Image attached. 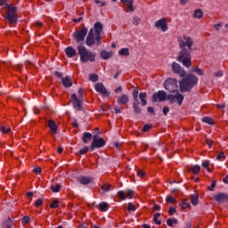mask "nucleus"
<instances>
[{"label": "nucleus", "instance_id": "obj_1", "mask_svg": "<svg viewBox=\"0 0 228 228\" xmlns=\"http://www.w3.org/2000/svg\"><path fill=\"white\" fill-rule=\"evenodd\" d=\"M193 44L195 42L191 37L183 36L182 37H178V45L180 49H182L177 56V61L182 63L183 67H191V47H193Z\"/></svg>", "mask_w": 228, "mask_h": 228}, {"label": "nucleus", "instance_id": "obj_2", "mask_svg": "<svg viewBox=\"0 0 228 228\" xmlns=\"http://www.w3.org/2000/svg\"><path fill=\"white\" fill-rule=\"evenodd\" d=\"M102 23L96 22L94 28H91L86 38V45L87 47H92V45H101L102 44V33L103 29Z\"/></svg>", "mask_w": 228, "mask_h": 228}, {"label": "nucleus", "instance_id": "obj_3", "mask_svg": "<svg viewBox=\"0 0 228 228\" xmlns=\"http://www.w3.org/2000/svg\"><path fill=\"white\" fill-rule=\"evenodd\" d=\"M199 83V77L193 74H189L183 79L179 81L180 92H191V88Z\"/></svg>", "mask_w": 228, "mask_h": 228}, {"label": "nucleus", "instance_id": "obj_4", "mask_svg": "<svg viewBox=\"0 0 228 228\" xmlns=\"http://www.w3.org/2000/svg\"><path fill=\"white\" fill-rule=\"evenodd\" d=\"M78 55L80 56V61L82 63H88V61H95V53H92L85 45H78L77 46Z\"/></svg>", "mask_w": 228, "mask_h": 228}, {"label": "nucleus", "instance_id": "obj_5", "mask_svg": "<svg viewBox=\"0 0 228 228\" xmlns=\"http://www.w3.org/2000/svg\"><path fill=\"white\" fill-rule=\"evenodd\" d=\"M5 19L11 24H17V21L19 20V16L17 15V7H8L5 14Z\"/></svg>", "mask_w": 228, "mask_h": 228}, {"label": "nucleus", "instance_id": "obj_6", "mask_svg": "<svg viewBox=\"0 0 228 228\" xmlns=\"http://www.w3.org/2000/svg\"><path fill=\"white\" fill-rule=\"evenodd\" d=\"M164 88L170 92L171 94H175L177 92V88L179 86L177 85V79L175 78H168L164 83Z\"/></svg>", "mask_w": 228, "mask_h": 228}, {"label": "nucleus", "instance_id": "obj_7", "mask_svg": "<svg viewBox=\"0 0 228 228\" xmlns=\"http://www.w3.org/2000/svg\"><path fill=\"white\" fill-rule=\"evenodd\" d=\"M167 101H169L170 104H178V106H181L183 104V101H184V96L179 93V91H175V94H168L167 95Z\"/></svg>", "mask_w": 228, "mask_h": 228}, {"label": "nucleus", "instance_id": "obj_8", "mask_svg": "<svg viewBox=\"0 0 228 228\" xmlns=\"http://www.w3.org/2000/svg\"><path fill=\"white\" fill-rule=\"evenodd\" d=\"M87 33H88V29L86 28H83L80 30L74 32L73 37L77 44H84L85 37H86Z\"/></svg>", "mask_w": 228, "mask_h": 228}, {"label": "nucleus", "instance_id": "obj_9", "mask_svg": "<svg viewBox=\"0 0 228 228\" xmlns=\"http://www.w3.org/2000/svg\"><path fill=\"white\" fill-rule=\"evenodd\" d=\"M106 145V142L102 138L97 137L94 135L93 138V142L91 143L90 149L91 151H94L95 149H101Z\"/></svg>", "mask_w": 228, "mask_h": 228}, {"label": "nucleus", "instance_id": "obj_10", "mask_svg": "<svg viewBox=\"0 0 228 228\" xmlns=\"http://www.w3.org/2000/svg\"><path fill=\"white\" fill-rule=\"evenodd\" d=\"M167 98L168 95H167V93L165 91H159L152 94L151 101L152 102H158V101L163 102V101H167Z\"/></svg>", "mask_w": 228, "mask_h": 228}, {"label": "nucleus", "instance_id": "obj_11", "mask_svg": "<svg viewBox=\"0 0 228 228\" xmlns=\"http://www.w3.org/2000/svg\"><path fill=\"white\" fill-rule=\"evenodd\" d=\"M71 102L75 110H77V111L83 110V99L77 98L76 94H71Z\"/></svg>", "mask_w": 228, "mask_h": 228}, {"label": "nucleus", "instance_id": "obj_12", "mask_svg": "<svg viewBox=\"0 0 228 228\" xmlns=\"http://www.w3.org/2000/svg\"><path fill=\"white\" fill-rule=\"evenodd\" d=\"M134 193L133 190L119 191H118V197H119L121 200H126V199H133Z\"/></svg>", "mask_w": 228, "mask_h": 228}, {"label": "nucleus", "instance_id": "obj_13", "mask_svg": "<svg viewBox=\"0 0 228 228\" xmlns=\"http://www.w3.org/2000/svg\"><path fill=\"white\" fill-rule=\"evenodd\" d=\"M172 70L174 74H178L181 77H184L186 76V71L184 70V68L181 67V65L177 62L172 63Z\"/></svg>", "mask_w": 228, "mask_h": 228}, {"label": "nucleus", "instance_id": "obj_14", "mask_svg": "<svg viewBox=\"0 0 228 228\" xmlns=\"http://www.w3.org/2000/svg\"><path fill=\"white\" fill-rule=\"evenodd\" d=\"M155 28L157 29H160L165 33L166 31H168V24H167V19L162 18L155 22Z\"/></svg>", "mask_w": 228, "mask_h": 228}, {"label": "nucleus", "instance_id": "obj_15", "mask_svg": "<svg viewBox=\"0 0 228 228\" xmlns=\"http://www.w3.org/2000/svg\"><path fill=\"white\" fill-rule=\"evenodd\" d=\"M94 89L98 92V94H101L104 97H110V93L108 92V89H106V86H104V84L98 82L95 84Z\"/></svg>", "mask_w": 228, "mask_h": 228}, {"label": "nucleus", "instance_id": "obj_16", "mask_svg": "<svg viewBox=\"0 0 228 228\" xmlns=\"http://www.w3.org/2000/svg\"><path fill=\"white\" fill-rule=\"evenodd\" d=\"M121 3L124 4L125 12L133 13L134 12V7L133 6V3L134 0H120Z\"/></svg>", "mask_w": 228, "mask_h": 228}, {"label": "nucleus", "instance_id": "obj_17", "mask_svg": "<svg viewBox=\"0 0 228 228\" xmlns=\"http://www.w3.org/2000/svg\"><path fill=\"white\" fill-rule=\"evenodd\" d=\"M214 199L216 200V202H219L220 204H224V202H228L227 193L218 192L214 195Z\"/></svg>", "mask_w": 228, "mask_h": 228}, {"label": "nucleus", "instance_id": "obj_18", "mask_svg": "<svg viewBox=\"0 0 228 228\" xmlns=\"http://www.w3.org/2000/svg\"><path fill=\"white\" fill-rule=\"evenodd\" d=\"M48 127L51 130V134H56V133H58V125H56V122H54V120L50 119L47 122Z\"/></svg>", "mask_w": 228, "mask_h": 228}, {"label": "nucleus", "instance_id": "obj_19", "mask_svg": "<svg viewBox=\"0 0 228 228\" xmlns=\"http://www.w3.org/2000/svg\"><path fill=\"white\" fill-rule=\"evenodd\" d=\"M77 181L80 183V184L86 185L94 183V178L88 176H79Z\"/></svg>", "mask_w": 228, "mask_h": 228}, {"label": "nucleus", "instance_id": "obj_20", "mask_svg": "<svg viewBox=\"0 0 228 228\" xmlns=\"http://www.w3.org/2000/svg\"><path fill=\"white\" fill-rule=\"evenodd\" d=\"M61 83L65 88H70L73 85L72 78L69 76L61 77Z\"/></svg>", "mask_w": 228, "mask_h": 228}, {"label": "nucleus", "instance_id": "obj_21", "mask_svg": "<svg viewBox=\"0 0 228 228\" xmlns=\"http://www.w3.org/2000/svg\"><path fill=\"white\" fill-rule=\"evenodd\" d=\"M65 53H66V56L68 58H73L76 56V54H77V52L76 51V49H74V47L72 46H68L65 49Z\"/></svg>", "mask_w": 228, "mask_h": 228}, {"label": "nucleus", "instance_id": "obj_22", "mask_svg": "<svg viewBox=\"0 0 228 228\" xmlns=\"http://www.w3.org/2000/svg\"><path fill=\"white\" fill-rule=\"evenodd\" d=\"M118 104H127L129 102V96L127 94H122L118 97Z\"/></svg>", "mask_w": 228, "mask_h": 228}, {"label": "nucleus", "instance_id": "obj_23", "mask_svg": "<svg viewBox=\"0 0 228 228\" xmlns=\"http://www.w3.org/2000/svg\"><path fill=\"white\" fill-rule=\"evenodd\" d=\"M100 56L102 60H110V58L113 56V52H107L106 50H103L101 52Z\"/></svg>", "mask_w": 228, "mask_h": 228}, {"label": "nucleus", "instance_id": "obj_24", "mask_svg": "<svg viewBox=\"0 0 228 228\" xmlns=\"http://www.w3.org/2000/svg\"><path fill=\"white\" fill-rule=\"evenodd\" d=\"M139 99L141 100L142 106H147V93H140Z\"/></svg>", "mask_w": 228, "mask_h": 228}, {"label": "nucleus", "instance_id": "obj_25", "mask_svg": "<svg viewBox=\"0 0 228 228\" xmlns=\"http://www.w3.org/2000/svg\"><path fill=\"white\" fill-rule=\"evenodd\" d=\"M133 109H134V113H137V114L142 113V108L140 107V102H134Z\"/></svg>", "mask_w": 228, "mask_h": 228}, {"label": "nucleus", "instance_id": "obj_26", "mask_svg": "<svg viewBox=\"0 0 228 228\" xmlns=\"http://www.w3.org/2000/svg\"><path fill=\"white\" fill-rule=\"evenodd\" d=\"M98 208L101 209L103 213L110 209V204L106 202H102L99 204Z\"/></svg>", "mask_w": 228, "mask_h": 228}, {"label": "nucleus", "instance_id": "obj_27", "mask_svg": "<svg viewBox=\"0 0 228 228\" xmlns=\"http://www.w3.org/2000/svg\"><path fill=\"white\" fill-rule=\"evenodd\" d=\"M194 19H202L204 17V12L200 9H197L193 14Z\"/></svg>", "mask_w": 228, "mask_h": 228}, {"label": "nucleus", "instance_id": "obj_28", "mask_svg": "<svg viewBox=\"0 0 228 228\" xmlns=\"http://www.w3.org/2000/svg\"><path fill=\"white\" fill-rule=\"evenodd\" d=\"M191 202L192 206H197L199 204V194L191 195Z\"/></svg>", "mask_w": 228, "mask_h": 228}, {"label": "nucleus", "instance_id": "obj_29", "mask_svg": "<svg viewBox=\"0 0 228 228\" xmlns=\"http://www.w3.org/2000/svg\"><path fill=\"white\" fill-rule=\"evenodd\" d=\"M88 140H92V134L86 132L84 134V136L82 138V142L84 143H88Z\"/></svg>", "mask_w": 228, "mask_h": 228}, {"label": "nucleus", "instance_id": "obj_30", "mask_svg": "<svg viewBox=\"0 0 228 228\" xmlns=\"http://www.w3.org/2000/svg\"><path fill=\"white\" fill-rule=\"evenodd\" d=\"M118 54L119 56H129V48H121Z\"/></svg>", "mask_w": 228, "mask_h": 228}, {"label": "nucleus", "instance_id": "obj_31", "mask_svg": "<svg viewBox=\"0 0 228 228\" xmlns=\"http://www.w3.org/2000/svg\"><path fill=\"white\" fill-rule=\"evenodd\" d=\"M202 122H204L205 124H209V126H214L215 124V120H213V118L208 117L203 118Z\"/></svg>", "mask_w": 228, "mask_h": 228}, {"label": "nucleus", "instance_id": "obj_32", "mask_svg": "<svg viewBox=\"0 0 228 228\" xmlns=\"http://www.w3.org/2000/svg\"><path fill=\"white\" fill-rule=\"evenodd\" d=\"M51 191L53 193H58L60 191V190L61 189V185H60V183L56 184V185H52L50 187Z\"/></svg>", "mask_w": 228, "mask_h": 228}, {"label": "nucleus", "instance_id": "obj_33", "mask_svg": "<svg viewBox=\"0 0 228 228\" xmlns=\"http://www.w3.org/2000/svg\"><path fill=\"white\" fill-rule=\"evenodd\" d=\"M89 81H92L93 83L99 81V76L97 74H90Z\"/></svg>", "mask_w": 228, "mask_h": 228}, {"label": "nucleus", "instance_id": "obj_34", "mask_svg": "<svg viewBox=\"0 0 228 228\" xmlns=\"http://www.w3.org/2000/svg\"><path fill=\"white\" fill-rule=\"evenodd\" d=\"M192 174H194V175H197L200 172V166H194L191 168Z\"/></svg>", "mask_w": 228, "mask_h": 228}, {"label": "nucleus", "instance_id": "obj_35", "mask_svg": "<svg viewBox=\"0 0 228 228\" xmlns=\"http://www.w3.org/2000/svg\"><path fill=\"white\" fill-rule=\"evenodd\" d=\"M159 216H161V215L159 213H156L153 216V220H154L155 224H157V225H161V221L159 220Z\"/></svg>", "mask_w": 228, "mask_h": 228}, {"label": "nucleus", "instance_id": "obj_36", "mask_svg": "<svg viewBox=\"0 0 228 228\" xmlns=\"http://www.w3.org/2000/svg\"><path fill=\"white\" fill-rule=\"evenodd\" d=\"M167 224L169 227H174V224H177V219L174 218V219H170L168 218L167 220Z\"/></svg>", "mask_w": 228, "mask_h": 228}, {"label": "nucleus", "instance_id": "obj_37", "mask_svg": "<svg viewBox=\"0 0 228 228\" xmlns=\"http://www.w3.org/2000/svg\"><path fill=\"white\" fill-rule=\"evenodd\" d=\"M216 159L218 161H224V159H225V153H224V151L219 152L216 156Z\"/></svg>", "mask_w": 228, "mask_h": 228}, {"label": "nucleus", "instance_id": "obj_38", "mask_svg": "<svg viewBox=\"0 0 228 228\" xmlns=\"http://www.w3.org/2000/svg\"><path fill=\"white\" fill-rule=\"evenodd\" d=\"M166 202H167L168 204H175V198L172 196H167L166 198Z\"/></svg>", "mask_w": 228, "mask_h": 228}, {"label": "nucleus", "instance_id": "obj_39", "mask_svg": "<svg viewBox=\"0 0 228 228\" xmlns=\"http://www.w3.org/2000/svg\"><path fill=\"white\" fill-rule=\"evenodd\" d=\"M1 131L4 134H6L10 133V131H12V129L10 128V126H2Z\"/></svg>", "mask_w": 228, "mask_h": 228}, {"label": "nucleus", "instance_id": "obj_40", "mask_svg": "<svg viewBox=\"0 0 228 228\" xmlns=\"http://www.w3.org/2000/svg\"><path fill=\"white\" fill-rule=\"evenodd\" d=\"M0 5L3 6V8H11L13 5H10L8 4V3H6V0H0Z\"/></svg>", "mask_w": 228, "mask_h": 228}, {"label": "nucleus", "instance_id": "obj_41", "mask_svg": "<svg viewBox=\"0 0 228 228\" xmlns=\"http://www.w3.org/2000/svg\"><path fill=\"white\" fill-rule=\"evenodd\" d=\"M59 204H60V201L54 200L53 202H52V203L50 204V208H51L52 209H56V208H59Z\"/></svg>", "mask_w": 228, "mask_h": 228}, {"label": "nucleus", "instance_id": "obj_42", "mask_svg": "<svg viewBox=\"0 0 228 228\" xmlns=\"http://www.w3.org/2000/svg\"><path fill=\"white\" fill-rule=\"evenodd\" d=\"M102 191H110L111 190V185H110L108 183H104L102 186Z\"/></svg>", "mask_w": 228, "mask_h": 228}, {"label": "nucleus", "instance_id": "obj_43", "mask_svg": "<svg viewBox=\"0 0 228 228\" xmlns=\"http://www.w3.org/2000/svg\"><path fill=\"white\" fill-rule=\"evenodd\" d=\"M193 72H195V74L198 76H204V71H202V69L200 68H194Z\"/></svg>", "mask_w": 228, "mask_h": 228}, {"label": "nucleus", "instance_id": "obj_44", "mask_svg": "<svg viewBox=\"0 0 228 228\" xmlns=\"http://www.w3.org/2000/svg\"><path fill=\"white\" fill-rule=\"evenodd\" d=\"M3 225L4 227H12V219L7 218L4 223Z\"/></svg>", "mask_w": 228, "mask_h": 228}, {"label": "nucleus", "instance_id": "obj_45", "mask_svg": "<svg viewBox=\"0 0 228 228\" xmlns=\"http://www.w3.org/2000/svg\"><path fill=\"white\" fill-rule=\"evenodd\" d=\"M127 211H136V207L133 203H128Z\"/></svg>", "mask_w": 228, "mask_h": 228}, {"label": "nucleus", "instance_id": "obj_46", "mask_svg": "<svg viewBox=\"0 0 228 228\" xmlns=\"http://www.w3.org/2000/svg\"><path fill=\"white\" fill-rule=\"evenodd\" d=\"M35 206L36 208H40V206H44V201L42 200V199L37 200L35 202Z\"/></svg>", "mask_w": 228, "mask_h": 228}, {"label": "nucleus", "instance_id": "obj_47", "mask_svg": "<svg viewBox=\"0 0 228 228\" xmlns=\"http://www.w3.org/2000/svg\"><path fill=\"white\" fill-rule=\"evenodd\" d=\"M202 167L207 168L208 172H211V168H209V161H205L202 163Z\"/></svg>", "mask_w": 228, "mask_h": 228}, {"label": "nucleus", "instance_id": "obj_48", "mask_svg": "<svg viewBox=\"0 0 228 228\" xmlns=\"http://www.w3.org/2000/svg\"><path fill=\"white\" fill-rule=\"evenodd\" d=\"M133 97H134V102H139L138 101V90L137 89L134 90Z\"/></svg>", "mask_w": 228, "mask_h": 228}, {"label": "nucleus", "instance_id": "obj_49", "mask_svg": "<svg viewBox=\"0 0 228 228\" xmlns=\"http://www.w3.org/2000/svg\"><path fill=\"white\" fill-rule=\"evenodd\" d=\"M152 127V125H145L142 131H143V133H147V131H151V128Z\"/></svg>", "mask_w": 228, "mask_h": 228}, {"label": "nucleus", "instance_id": "obj_50", "mask_svg": "<svg viewBox=\"0 0 228 228\" xmlns=\"http://www.w3.org/2000/svg\"><path fill=\"white\" fill-rule=\"evenodd\" d=\"M86 152H88V146H85L83 149L79 151V154L81 155L86 154Z\"/></svg>", "mask_w": 228, "mask_h": 228}, {"label": "nucleus", "instance_id": "obj_51", "mask_svg": "<svg viewBox=\"0 0 228 228\" xmlns=\"http://www.w3.org/2000/svg\"><path fill=\"white\" fill-rule=\"evenodd\" d=\"M168 111H170V109L168 108V106L163 107L162 112L164 113L165 116L168 115Z\"/></svg>", "mask_w": 228, "mask_h": 228}, {"label": "nucleus", "instance_id": "obj_52", "mask_svg": "<svg viewBox=\"0 0 228 228\" xmlns=\"http://www.w3.org/2000/svg\"><path fill=\"white\" fill-rule=\"evenodd\" d=\"M137 176H138V177H145V171H143V170H138V171H137Z\"/></svg>", "mask_w": 228, "mask_h": 228}, {"label": "nucleus", "instance_id": "obj_53", "mask_svg": "<svg viewBox=\"0 0 228 228\" xmlns=\"http://www.w3.org/2000/svg\"><path fill=\"white\" fill-rule=\"evenodd\" d=\"M215 186H216V181H213L211 185L208 187L209 191H213L215 190Z\"/></svg>", "mask_w": 228, "mask_h": 228}, {"label": "nucleus", "instance_id": "obj_54", "mask_svg": "<svg viewBox=\"0 0 228 228\" xmlns=\"http://www.w3.org/2000/svg\"><path fill=\"white\" fill-rule=\"evenodd\" d=\"M77 95H78V98L77 99H83V88H79L78 91H77Z\"/></svg>", "mask_w": 228, "mask_h": 228}, {"label": "nucleus", "instance_id": "obj_55", "mask_svg": "<svg viewBox=\"0 0 228 228\" xmlns=\"http://www.w3.org/2000/svg\"><path fill=\"white\" fill-rule=\"evenodd\" d=\"M22 224H29V216H25L23 218H22Z\"/></svg>", "mask_w": 228, "mask_h": 228}, {"label": "nucleus", "instance_id": "obj_56", "mask_svg": "<svg viewBox=\"0 0 228 228\" xmlns=\"http://www.w3.org/2000/svg\"><path fill=\"white\" fill-rule=\"evenodd\" d=\"M214 76H216V77H222V76H224V72L222 70H219L214 73Z\"/></svg>", "mask_w": 228, "mask_h": 228}, {"label": "nucleus", "instance_id": "obj_57", "mask_svg": "<svg viewBox=\"0 0 228 228\" xmlns=\"http://www.w3.org/2000/svg\"><path fill=\"white\" fill-rule=\"evenodd\" d=\"M175 208H170L168 210V215H170V216H172V215H174L175 213Z\"/></svg>", "mask_w": 228, "mask_h": 228}, {"label": "nucleus", "instance_id": "obj_58", "mask_svg": "<svg viewBox=\"0 0 228 228\" xmlns=\"http://www.w3.org/2000/svg\"><path fill=\"white\" fill-rule=\"evenodd\" d=\"M181 208H182V209H188V208H190V204H189V203H186V202H183V203L181 205Z\"/></svg>", "mask_w": 228, "mask_h": 228}, {"label": "nucleus", "instance_id": "obj_59", "mask_svg": "<svg viewBox=\"0 0 228 228\" xmlns=\"http://www.w3.org/2000/svg\"><path fill=\"white\" fill-rule=\"evenodd\" d=\"M34 172H35L36 174H40V173L42 172V167H35V168H34Z\"/></svg>", "mask_w": 228, "mask_h": 228}, {"label": "nucleus", "instance_id": "obj_60", "mask_svg": "<svg viewBox=\"0 0 228 228\" xmlns=\"http://www.w3.org/2000/svg\"><path fill=\"white\" fill-rule=\"evenodd\" d=\"M220 28H222V23L214 25V28L216 29V31H219Z\"/></svg>", "mask_w": 228, "mask_h": 228}, {"label": "nucleus", "instance_id": "obj_61", "mask_svg": "<svg viewBox=\"0 0 228 228\" xmlns=\"http://www.w3.org/2000/svg\"><path fill=\"white\" fill-rule=\"evenodd\" d=\"M206 143L208 145L209 149H211V145L213 143V141L210 139H206Z\"/></svg>", "mask_w": 228, "mask_h": 228}, {"label": "nucleus", "instance_id": "obj_62", "mask_svg": "<svg viewBox=\"0 0 228 228\" xmlns=\"http://www.w3.org/2000/svg\"><path fill=\"white\" fill-rule=\"evenodd\" d=\"M133 24H134V26H138V24H140V20L134 18Z\"/></svg>", "mask_w": 228, "mask_h": 228}, {"label": "nucleus", "instance_id": "obj_63", "mask_svg": "<svg viewBox=\"0 0 228 228\" xmlns=\"http://www.w3.org/2000/svg\"><path fill=\"white\" fill-rule=\"evenodd\" d=\"M54 76H56V77H63V74H61V72H58V71L54 72Z\"/></svg>", "mask_w": 228, "mask_h": 228}, {"label": "nucleus", "instance_id": "obj_64", "mask_svg": "<svg viewBox=\"0 0 228 228\" xmlns=\"http://www.w3.org/2000/svg\"><path fill=\"white\" fill-rule=\"evenodd\" d=\"M148 112L149 113H154V108H152V107H148Z\"/></svg>", "mask_w": 228, "mask_h": 228}]
</instances>
